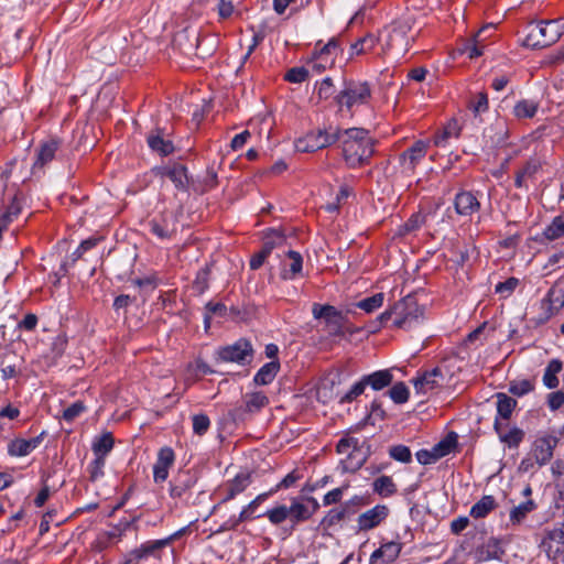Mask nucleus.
<instances>
[{
  "instance_id": "nucleus-30",
  "label": "nucleus",
  "mask_w": 564,
  "mask_h": 564,
  "mask_svg": "<svg viewBox=\"0 0 564 564\" xmlns=\"http://www.w3.org/2000/svg\"><path fill=\"white\" fill-rule=\"evenodd\" d=\"M495 30L494 24L484 25L475 35L473 43H467L465 45L464 52L468 55L470 59L477 58L482 55L484 50V37L482 34L486 31Z\"/></svg>"
},
{
  "instance_id": "nucleus-58",
  "label": "nucleus",
  "mask_w": 564,
  "mask_h": 564,
  "mask_svg": "<svg viewBox=\"0 0 564 564\" xmlns=\"http://www.w3.org/2000/svg\"><path fill=\"white\" fill-rule=\"evenodd\" d=\"M215 10L218 14V21H225L232 17L235 7L231 0H217Z\"/></svg>"
},
{
  "instance_id": "nucleus-35",
  "label": "nucleus",
  "mask_w": 564,
  "mask_h": 564,
  "mask_svg": "<svg viewBox=\"0 0 564 564\" xmlns=\"http://www.w3.org/2000/svg\"><path fill=\"white\" fill-rule=\"evenodd\" d=\"M338 397L334 380L324 379L316 388V399L323 404L329 403Z\"/></svg>"
},
{
  "instance_id": "nucleus-59",
  "label": "nucleus",
  "mask_w": 564,
  "mask_h": 564,
  "mask_svg": "<svg viewBox=\"0 0 564 564\" xmlns=\"http://www.w3.org/2000/svg\"><path fill=\"white\" fill-rule=\"evenodd\" d=\"M456 446V438L452 436H447L436 445L433 446L436 456L440 458L448 455Z\"/></svg>"
},
{
  "instance_id": "nucleus-15",
  "label": "nucleus",
  "mask_w": 564,
  "mask_h": 564,
  "mask_svg": "<svg viewBox=\"0 0 564 564\" xmlns=\"http://www.w3.org/2000/svg\"><path fill=\"white\" fill-rule=\"evenodd\" d=\"M557 444V440L552 436H543L538 438L533 443L532 456L534 462L543 466L551 460L553 457L554 447Z\"/></svg>"
},
{
  "instance_id": "nucleus-53",
  "label": "nucleus",
  "mask_w": 564,
  "mask_h": 564,
  "mask_svg": "<svg viewBox=\"0 0 564 564\" xmlns=\"http://www.w3.org/2000/svg\"><path fill=\"white\" fill-rule=\"evenodd\" d=\"M251 316V311L246 306H235L231 305L228 308L227 319L232 322H247Z\"/></svg>"
},
{
  "instance_id": "nucleus-28",
  "label": "nucleus",
  "mask_w": 564,
  "mask_h": 564,
  "mask_svg": "<svg viewBox=\"0 0 564 564\" xmlns=\"http://www.w3.org/2000/svg\"><path fill=\"white\" fill-rule=\"evenodd\" d=\"M362 379L366 386H370L373 390L378 391L388 387L392 382L393 376L390 370L386 369L364 376Z\"/></svg>"
},
{
  "instance_id": "nucleus-32",
  "label": "nucleus",
  "mask_w": 564,
  "mask_h": 564,
  "mask_svg": "<svg viewBox=\"0 0 564 564\" xmlns=\"http://www.w3.org/2000/svg\"><path fill=\"white\" fill-rule=\"evenodd\" d=\"M213 263H206L200 268L193 281V290L197 295H203L209 289Z\"/></svg>"
},
{
  "instance_id": "nucleus-12",
  "label": "nucleus",
  "mask_w": 564,
  "mask_h": 564,
  "mask_svg": "<svg viewBox=\"0 0 564 564\" xmlns=\"http://www.w3.org/2000/svg\"><path fill=\"white\" fill-rule=\"evenodd\" d=\"M482 194L479 191L460 189L455 194L453 204L457 215L462 217H471L480 210L481 204L479 197Z\"/></svg>"
},
{
  "instance_id": "nucleus-37",
  "label": "nucleus",
  "mask_w": 564,
  "mask_h": 564,
  "mask_svg": "<svg viewBox=\"0 0 564 564\" xmlns=\"http://www.w3.org/2000/svg\"><path fill=\"white\" fill-rule=\"evenodd\" d=\"M496 507L497 502L492 496H484L471 507L470 516L475 519L485 518Z\"/></svg>"
},
{
  "instance_id": "nucleus-26",
  "label": "nucleus",
  "mask_w": 564,
  "mask_h": 564,
  "mask_svg": "<svg viewBox=\"0 0 564 564\" xmlns=\"http://www.w3.org/2000/svg\"><path fill=\"white\" fill-rule=\"evenodd\" d=\"M289 509V518L295 527L297 523L308 520L313 516V511L310 510V507L297 498H293L291 500V506Z\"/></svg>"
},
{
  "instance_id": "nucleus-17",
  "label": "nucleus",
  "mask_w": 564,
  "mask_h": 564,
  "mask_svg": "<svg viewBox=\"0 0 564 564\" xmlns=\"http://www.w3.org/2000/svg\"><path fill=\"white\" fill-rule=\"evenodd\" d=\"M443 380V373L438 367L431 371H425L421 376L412 380L416 393H427L430 390L437 388Z\"/></svg>"
},
{
  "instance_id": "nucleus-55",
  "label": "nucleus",
  "mask_w": 564,
  "mask_h": 564,
  "mask_svg": "<svg viewBox=\"0 0 564 564\" xmlns=\"http://www.w3.org/2000/svg\"><path fill=\"white\" fill-rule=\"evenodd\" d=\"M518 285L519 279L510 276L506 281L499 282L495 288V292L497 294H500L502 297H508L513 293Z\"/></svg>"
},
{
  "instance_id": "nucleus-29",
  "label": "nucleus",
  "mask_w": 564,
  "mask_h": 564,
  "mask_svg": "<svg viewBox=\"0 0 564 564\" xmlns=\"http://www.w3.org/2000/svg\"><path fill=\"white\" fill-rule=\"evenodd\" d=\"M245 410L254 413L269 404V398L261 391L248 392L243 395Z\"/></svg>"
},
{
  "instance_id": "nucleus-49",
  "label": "nucleus",
  "mask_w": 564,
  "mask_h": 564,
  "mask_svg": "<svg viewBox=\"0 0 564 564\" xmlns=\"http://www.w3.org/2000/svg\"><path fill=\"white\" fill-rule=\"evenodd\" d=\"M392 316H394V304L389 308L381 313L373 322L368 326V332L376 333L380 330L382 327L388 325V322L392 321Z\"/></svg>"
},
{
  "instance_id": "nucleus-61",
  "label": "nucleus",
  "mask_w": 564,
  "mask_h": 564,
  "mask_svg": "<svg viewBox=\"0 0 564 564\" xmlns=\"http://www.w3.org/2000/svg\"><path fill=\"white\" fill-rule=\"evenodd\" d=\"M335 94V87L330 77H325L317 87V97L319 100H326Z\"/></svg>"
},
{
  "instance_id": "nucleus-5",
  "label": "nucleus",
  "mask_w": 564,
  "mask_h": 564,
  "mask_svg": "<svg viewBox=\"0 0 564 564\" xmlns=\"http://www.w3.org/2000/svg\"><path fill=\"white\" fill-rule=\"evenodd\" d=\"M371 99L368 82L345 80L344 87L334 96L339 110L351 111L355 106L367 105Z\"/></svg>"
},
{
  "instance_id": "nucleus-62",
  "label": "nucleus",
  "mask_w": 564,
  "mask_h": 564,
  "mask_svg": "<svg viewBox=\"0 0 564 564\" xmlns=\"http://www.w3.org/2000/svg\"><path fill=\"white\" fill-rule=\"evenodd\" d=\"M389 453L393 459L401 463H410L412 458L410 448L404 445L392 446Z\"/></svg>"
},
{
  "instance_id": "nucleus-44",
  "label": "nucleus",
  "mask_w": 564,
  "mask_h": 564,
  "mask_svg": "<svg viewBox=\"0 0 564 564\" xmlns=\"http://www.w3.org/2000/svg\"><path fill=\"white\" fill-rule=\"evenodd\" d=\"M543 236L550 240H556L564 236V218L563 216H556L553 218L552 223L546 226L543 231Z\"/></svg>"
},
{
  "instance_id": "nucleus-45",
  "label": "nucleus",
  "mask_w": 564,
  "mask_h": 564,
  "mask_svg": "<svg viewBox=\"0 0 564 564\" xmlns=\"http://www.w3.org/2000/svg\"><path fill=\"white\" fill-rule=\"evenodd\" d=\"M383 301L384 294L380 292L364 300H360L355 305L356 307L365 311L366 313H372L383 305Z\"/></svg>"
},
{
  "instance_id": "nucleus-50",
  "label": "nucleus",
  "mask_w": 564,
  "mask_h": 564,
  "mask_svg": "<svg viewBox=\"0 0 564 564\" xmlns=\"http://www.w3.org/2000/svg\"><path fill=\"white\" fill-rule=\"evenodd\" d=\"M389 395L397 404L405 403L409 400V389L403 382H398L389 390Z\"/></svg>"
},
{
  "instance_id": "nucleus-2",
  "label": "nucleus",
  "mask_w": 564,
  "mask_h": 564,
  "mask_svg": "<svg viewBox=\"0 0 564 564\" xmlns=\"http://www.w3.org/2000/svg\"><path fill=\"white\" fill-rule=\"evenodd\" d=\"M522 45L530 48H544L554 44L564 33V19L530 22Z\"/></svg>"
},
{
  "instance_id": "nucleus-46",
  "label": "nucleus",
  "mask_w": 564,
  "mask_h": 564,
  "mask_svg": "<svg viewBox=\"0 0 564 564\" xmlns=\"http://www.w3.org/2000/svg\"><path fill=\"white\" fill-rule=\"evenodd\" d=\"M215 352H254L249 339L239 338L232 345L220 346Z\"/></svg>"
},
{
  "instance_id": "nucleus-34",
  "label": "nucleus",
  "mask_w": 564,
  "mask_h": 564,
  "mask_svg": "<svg viewBox=\"0 0 564 564\" xmlns=\"http://www.w3.org/2000/svg\"><path fill=\"white\" fill-rule=\"evenodd\" d=\"M427 219V215L421 212L412 214L408 220L399 227V236H406L414 231H417Z\"/></svg>"
},
{
  "instance_id": "nucleus-38",
  "label": "nucleus",
  "mask_w": 564,
  "mask_h": 564,
  "mask_svg": "<svg viewBox=\"0 0 564 564\" xmlns=\"http://www.w3.org/2000/svg\"><path fill=\"white\" fill-rule=\"evenodd\" d=\"M377 43L378 39L373 34L367 33L350 45V55L366 54L372 51Z\"/></svg>"
},
{
  "instance_id": "nucleus-52",
  "label": "nucleus",
  "mask_w": 564,
  "mask_h": 564,
  "mask_svg": "<svg viewBox=\"0 0 564 564\" xmlns=\"http://www.w3.org/2000/svg\"><path fill=\"white\" fill-rule=\"evenodd\" d=\"M113 446V438L111 434H104L98 441L94 444L93 449L96 456H106L107 453L111 451Z\"/></svg>"
},
{
  "instance_id": "nucleus-48",
  "label": "nucleus",
  "mask_w": 564,
  "mask_h": 564,
  "mask_svg": "<svg viewBox=\"0 0 564 564\" xmlns=\"http://www.w3.org/2000/svg\"><path fill=\"white\" fill-rule=\"evenodd\" d=\"M101 240L100 237H89L85 240H83L79 246L77 247V249L72 253L70 258H72V264H74L77 260L82 259L83 254L95 248L99 241Z\"/></svg>"
},
{
  "instance_id": "nucleus-22",
  "label": "nucleus",
  "mask_w": 564,
  "mask_h": 564,
  "mask_svg": "<svg viewBox=\"0 0 564 564\" xmlns=\"http://www.w3.org/2000/svg\"><path fill=\"white\" fill-rule=\"evenodd\" d=\"M42 441V436L32 437L30 440L17 438L9 443L8 453L11 456H25L35 449Z\"/></svg>"
},
{
  "instance_id": "nucleus-43",
  "label": "nucleus",
  "mask_w": 564,
  "mask_h": 564,
  "mask_svg": "<svg viewBox=\"0 0 564 564\" xmlns=\"http://www.w3.org/2000/svg\"><path fill=\"white\" fill-rule=\"evenodd\" d=\"M562 370V362L557 359H553L545 369L543 376V383L549 389H554L558 386V379L556 375Z\"/></svg>"
},
{
  "instance_id": "nucleus-39",
  "label": "nucleus",
  "mask_w": 564,
  "mask_h": 564,
  "mask_svg": "<svg viewBox=\"0 0 564 564\" xmlns=\"http://www.w3.org/2000/svg\"><path fill=\"white\" fill-rule=\"evenodd\" d=\"M536 509V503L529 499L510 511V521L512 524H520L527 516Z\"/></svg>"
},
{
  "instance_id": "nucleus-41",
  "label": "nucleus",
  "mask_w": 564,
  "mask_h": 564,
  "mask_svg": "<svg viewBox=\"0 0 564 564\" xmlns=\"http://www.w3.org/2000/svg\"><path fill=\"white\" fill-rule=\"evenodd\" d=\"M373 491L381 497H389L397 492V486L389 476H380L373 481Z\"/></svg>"
},
{
  "instance_id": "nucleus-31",
  "label": "nucleus",
  "mask_w": 564,
  "mask_h": 564,
  "mask_svg": "<svg viewBox=\"0 0 564 564\" xmlns=\"http://www.w3.org/2000/svg\"><path fill=\"white\" fill-rule=\"evenodd\" d=\"M553 543L564 545V524L554 528L553 530L546 531L543 539L541 540L540 549L544 553H550L552 552Z\"/></svg>"
},
{
  "instance_id": "nucleus-60",
  "label": "nucleus",
  "mask_w": 564,
  "mask_h": 564,
  "mask_svg": "<svg viewBox=\"0 0 564 564\" xmlns=\"http://www.w3.org/2000/svg\"><path fill=\"white\" fill-rule=\"evenodd\" d=\"M348 514V503H345L340 509H332L324 518V522L332 527L346 518Z\"/></svg>"
},
{
  "instance_id": "nucleus-24",
  "label": "nucleus",
  "mask_w": 564,
  "mask_h": 564,
  "mask_svg": "<svg viewBox=\"0 0 564 564\" xmlns=\"http://www.w3.org/2000/svg\"><path fill=\"white\" fill-rule=\"evenodd\" d=\"M285 254L291 260V263L289 269H283L281 271L280 276L284 281L294 280L297 275L302 274L303 257L295 250H289Z\"/></svg>"
},
{
  "instance_id": "nucleus-27",
  "label": "nucleus",
  "mask_w": 564,
  "mask_h": 564,
  "mask_svg": "<svg viewBox=\"0 0 564 564\" xmlns=\"http://www.w3.org/2000/svg\"><path fill=\"white\" fill-rule=\"evenodd\" d=\"M250 484H251V474L250 473L238 474L230 482H228V485L226 487L227 495L224 498V501L235 498L238 494L245 491L246 488Z\"/></svg>"
},
{
  "instance_id": "nucleus-36",
  "label": "nucleus",
  "mask_w": 564,
  "mask_h": 564,
  "mask_svg": "<svg viewBox=\"0 0 564 564\" xmlns=\"http://www.w3.org/2000/svg\"><path fill=\"white\" fill-rule=\"evenodd\" d=\"M228 307L221 302L209 301L205 305L204 324L208 328L210 326L212 316H217L227 319Z\"/></svg>"
},
{
  "instance_id": "nucleus-47",
  "label": "nucleus",
  "mask_w": 564,
  "mask_h": 564,
  "mask_svg": "<svg viewBox=\"0 0 564 564\" xmlns=\"http://www.w3.org/2000/svg\"><path fill=\"white\" fill-rule=\"evenodd\" d=\"M469 109L473 111L475 117L488 111L489 102H488L487 93L486 91L478 93L475 96V99L469 101Z\"/></svg>"
},
{
  "instance_id": "nucleus-23",
  "label": "nucleus",
  "mask_w": 564,
  "mask_h": 564,
  "mask_svg": "<svg viewBox=\"0 0 564 564\" xmlns=\"http://www.w3.org/2000/svg\"><path fill=\"white\" fill-rule=\"evenodd\" d=\"M495 431L499 435V440L509 447H518L524 438V432L519 427H512L509 432H503L502 424L496 419L494 424Z\"/></svg>"
},
{
  "instance_id": "nucleus-3",
  "label": "nucleus",
  "mask_w": 564,
  "mask_h": 564,
  "mask_svg": "<svg viewBox=\"0 0 564 564\" xmlns=\"http://www.w3.org/2000/svg\"><path fill=\"white\" fill-rule=\"evenodd\" d=\"M349 313H351L350 310L343 312L330 304L314 303L312 305L313 317L323 324V329L330 336L339 337L347 332L352 333L348 319Z\"/></svg>"
},
{
  "instance_id": "nucleus-20",
  "label": "nucleus",
  "mask_w": 564,
  "mask_h": 564,
  "mask_svg": "<svg viewBox=\"0 0 564 564\" xmlns=\"http://www.w3.org/2000/svg\"><path fill=\"white\" fill-rule=\"evenodd\" d=\"M270 495H272V491L260 494L256 497L246 508L242 509L239 517L235 520L227 521L223 529L224 530H230L235 529L240 522L247 521L249 519L253 518V512L256 508L264 501Z\"/></svg>"
},
{
  "instance_id": "nucleus-6",
  "label": "nucleus",
  "mask_w": 564,
  "mask_h": 564,
  "mask_svg": "<svg viewBox=\"0 0 564 564\" xmlns=\"http://www.w3.org/2000/svg\"><path fill=\"white\" fill-rule=\"evenodd\" d=\"M424 314V306L419 305L415 293L408 294L394 303V318L392 326L397 328H411Z\"/></svg>"
},
{
  "instance_id": "nucleus-19",
  "label": "nucleus",
  "mask_w": 564,
  "mask_h": 564,
  "mask_svg": "<svg viewBox=\"0 0 564 564\" xmlns=\"http://www.w3.org/2000/svg\"><path fill=\"white\" fill-rule=\"evenodd\" d=\"M59 145L61 141L55 138H51L42 142L37 150V155L33 164V169H42L47 163H50L55 158L56 151L58 150Z\"/></svg>"
},
{
  "instance_id": "nucleus-64",
  "label": "nucleus",
  "mask_w": 564,
  "mask_h": 564,
  "mask_svg": "<svg viewBox=\"0 0 564 564\" xmlns=\"http://www.w3.org/2000/svg\"><path fill=\"white\" fill-rule=\"evenodd\" d=\"M193 431L197 435H204L209 429L210 421L205 414H195L193 416Z\"/></svg>"
},
{
  "instance_id": "nucleus-1",
  "label": "nucleus",
  "mask_w": 564,
  "mask_h": 564,
  "mask_svg": "<svg viewBox=\"0 0 564 564\" xmlns=\"http://www.w3.org/2000/svg\"><path fill=\"white\" fill-rule=\"evenodd\" d=\"M338 142L341 147L343 159L349 169H358L370 163L375 154L376 140L365 128H339Z\"/></svg>"
},
{
  "instance_id": "nucleus-40",
  "label": "nucleus",
  "mask_w": 564,
  "mask_h": 564,
  "mask_svg": "<svg viewBox=\"0 0 564 564\" xmlns=\"http://www.w3.org/2000/svg\"><path fill=\"white\" fill-rule=\"evenodd\" d=\"M496 397L498 415L501 419L508 420L517 405V401L505 393H497Z\"/></svg>"
},
{
  "instance_id": "nucleus-42",
  "label": "nucleus",
  "mask_w": 564,
  "mask_h": 564,
  "mask_svg": "<svg viewBox=\"0 0 564 564\" xmlns=\"http://www.w3.org/2000/svg\"><path fill=\"white\" fill-rule=\"evenodd\" d=\"M460 128L456 120L448 122L441 132H437L434 137V143L436 147H444L446 141L451 137L458 138Z\"/></svg>"
},
{
  "instance_id": "nucleus-7",
  "label": "nucleus",
  "mask_w": 564,
  "mask_h": 564,
  "mask_svg": "<svg viewBox=\"0 0 564 564\" xmlns=\"http://www.w3.org/2000/svg\"><path fill=\"white\" fill-rule=\"evenodd\" d=\"M564 307V276L558 278L541 300L539 314L534 317L536 324L546 323Z\"/></svg>"
},
{
  "instance_id": "nucleus-11",
  "label": "nucleus",
  "mask_w": 564,
  "mask_h": 564,
  "mask_svg": "<svg viewBox=\"0 0 564 564\" xmlns=\"http://www.w3.org/2000/svg\"><path fill=\"white\" fill-rule=\"evenodd\" d=\"M430 149L427 140H416L399 155V164L403 172L413 174L416 166L424 160Z\"/></svg>"
},
{
  "instance_id": "nucleus-63",
  "label": "nucleus",
  "mask_w": 564,
  "mask_h": 564,
  "mask_svg": "<svg viewBox=\"0 0 564 564\" xmlns=\"http://www.w3.org/2000/svg\"><path fill=\"white\" fill-rule=\"evenodd\" d=\"M490 129H496L497 134L496 138H491V143L495 147H503L507 143L508 139V129L503 122L497 121Z\"/></svg>"
},
{
  "instance_id": "nucleus-14",
  "label": "nucleus",
  "mask_w": 564,
  "mask_h": 564,
  "mask_svg": "<svg viewBox=\"0 0 564 564\" xmlns=\"http://www.w3.org/2000/svg\"><path fill=\"white\" fill-rule=\"evenodd\" d=\"M180 533H181V531L172 534L171 536H169L166 539L150 541V542H147V543L142 544L139 549H135L134 551L131 552L130 558L127 560L126 564H138V562L141 558L147 557L149 555H152L156 551L165 547L176 536H178Z\"/></svg>"
},
{
  "instance_id": "nucleus-57",
  "label": "nucleus",
  "mask_w": 564,
  "mask_h": 564,
  "mask_svg": "<svg viewBox=\"0 0 564 564\" xmlns=\"http://www.w3.org/2000/svg\"><path fill=\"white\" fill-rule=\"evenodd\" d=\"M336 448L339 454H347L348 458H351L358 451V440L354 437L341 438Z\"/></svg>"
},
{
  "instance_id": "nucleus-25",
  "label": "nucleus",
  "mask_w": 564,
  "mask_h": 564,
  "mask_svg": "<svg viewBox=\"0 0 564 564\" xmlns=\"http://www.w3.org/2000/svg\"><path fill=\"white\" fill-rule=\"evenodd\" d=\"M280 370L279 360L274 359L263 365L253 378V382L257 386H265L271 383L276 377Z\"/></svg>"
},
{
  "instance_id": "nucleus-8",
  "label": "nucleus",
  "mask_w": 564,
  "mask_h": 564,
  "mask_svg": "<svg viewBox=\"0 0 564 564\" xmlns=\"http://www.w3.org/2000/svg\"><path fill=\"white\" fill-rule=\"evenodd\" d=\"M152 174L160 178H169L178 192H188L192 177L187 167L176 161H169L166 164L156 165L151 170Z\"/></svg>"
},
{
  "instance_id": "nucleus-9",
  "label": "nucleus",
  "mask_w": 564,
  "mask_h": 564,
  "mask_svg": "<svg viewBox=\"0 0 564 564\" xmlns=\"http://www.w3.org/2000/svg\"><path fill=\"white\" fill-rule=\"evenodd\" d=\"M285 240H286V237L281 231H279L274 228L267 229L264 232L263 243H262L261 249L258 252H256L250 259V262H249L250 269L251 270L260 269L263 265L264 261L268 259V257L272 253V251L276 247L283 245L285 242Z\"/></svg>"
},
{
  "instance_id": "nucleus-56",
  "label": "nucleus",
  "mask_w": 564,
  "mask_h": 564,
  "mask_svg": "<svg viewBox=\"0 0 564 564\" xmlns=\"http://www.w3.org/2000/svg\"><path fill=\"white\" fill-rule=\"evenodd\" d=\"M533 390V383L528 380H514L510 382L509 392L517 397H522Z\"/></svg>"
},
{
  "instance_id": "nucleus-54",
  "label": "nucleus",
  "mask_w": 564,
  "mask_h": 564,
  "mask_svg": "<svg viewBox=\"0 0 564 564\" xmlns=\"http://www.w3.org/2000/svg\"><path fill=\"white\" fill-rule=\"evenodd\" d=\"M308 70L303 66L292 67L285 73L284 80L289 83L301 84L308 78Z\"/></svg>"
},
{
  "instance_id": "nucleus-18",
  "label": "nucleus",
  "mask_w": 564,
  "mask_h": 564,
  "mask_svg": "<svg viewBox=\"0 0 564 564\" xmlns=\"http://www.w3.org/2000/svg\"><path fill=\"white\" fill-rule=\"evenodd\" d=\"M401 544L398 542L383 543L370 556V564H392L401 552Z\"/></svg>"
},
{
  "instance_id": "nucleus-4",
  "label": "nucleus",
  "mask_w": 564,
  "mask_h": 564,
  "mask_svg": "<svg viewBox=\"0 0 564 564\" xmlns=\"http://www.w3.org/2000/svg\"><path fill=\"white\" fill-rule=\"evenodd\" d=\"M338 133L339 127L329 123L324 126V128H318L296 139L295 149L301 153H312L326 149L338 142Z\"/></svg>"
},
{
  "instance_id": "nucleus-16",
  "label": "nucleus",
  "mask_w": 564,
  "mask_h": 564,
  "mask_svg": "<svg viewBox=\"0 0 564 564\" xmlns=\"http://www.w3.org/2000/svg\"><path fill=\"white\" fill-rule=\"evenodd\" d=\"M389 514L386 506L378 505L358 517V527L361 531H368L379 525Z\"/></svg>"
},
{
  "instance_id": "nucleus-33",
  "label": "nucleus",
  "mask_w": 564,
  "mask_h": 564,
  "mask_svg": "<svg viewBox=\"0 0 564 564\" xmlns=\"http://www.w3.org/2000/svg\"><path fill=\"white\" fill-rule=\"evenodd\" d=\"M539 109V102L530 99H521L513 107V115L518 119H531Z\"/></svg>"
},
{
  "instance_id": "nucleus-13",
  "label": "nucleus",
  "mask_w": 564,
  "mask_h": 564,
  "mask_svg": "<svg viewBox=\"0 0 564 564\" xmlns=\"http://www.w3.org/2000/svg\"><path fill=\"white\" fill-rule=\"evenodd\" d=\"M147 143L152 152L161 156H169L175 151L174 143L165 128H153L147 135Z\"/></svg>"
},
{
  "instance_id": "nucleus-10",
  "label": "nucleus",
  "mask_w": 564,
  "mask_h": 564,
  "mask_svg": "<svg viewBox=\"0 0 564 564\" xmlns=\"http://www.w3.org/2000/svg\"><path fill=\"white\" fill-rule=\"evenodd\" d=\"M178 217L172 210H164L149 221L150 232L161 240H171L177 232Z\"/></svg>"
},
{
  "instance_id": "nucleus-51",
  "label": "nucleus",
  "mask_w": 564,
  "mask_h": 564,
  "mask_svg": "<svg viewBox=\"0 0 564 564\" xmlns=\"http://www.w3.org/2000/svg\"><path fill=\"white\" fill-rule=\"evenodd\" d=\"M264 516L268 517L272 524L279 525L289 518V509L286 506L280 505L268 510Z\"/></svg>"
},
{
  "instance_id": "nucleus-21",
  "label": "nucleus",
  "mask_w": 564,
  "mask_h": 564,
  "mask_svg": "<svg viewBox=\"0 0 564 564\" xmlns=\"http://www.w3.org/2000/svg\"><path fill=\"white\" fill-rule=\"evenodd\" d=\"M505 554V550L498 539L490 538L486 543L476 551L478 561L500 560Z\"/></svg>"
}]
</instances>
